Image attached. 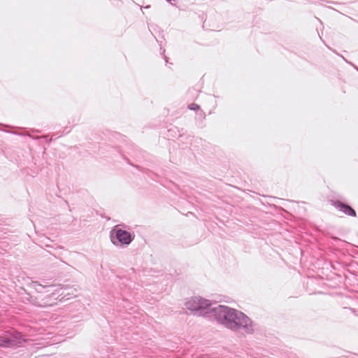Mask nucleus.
<instances>
[{
	"label": "nucleus",
	"mask_w": 358,
	"mask_h": 358,
	"mask_svg": "<svg viewBox=\"0 0 358 358\" xmlns=\"http://www.w3.org/2000/svg\"><path fill=\"white\" fill-rule=\"evenodd\" d=\"M200 106L196 103H191L188 106V108L192 110H196L199 109Z\"/></svg>",
	"instance_id": "1a4fd4ad"
},
{
	"label": "nucleus",
	"mask_w": 358,
	"mask_h": 358,
	"mask_svg": "<svg viewBox=\"0 0 358 358\" xmlns=\"http://www.w3.org/2000/svg\"><path fill=\"white\" fill-rule=\"evenodd\" d=\"M110 241L114 245H128L134 238L131 233L115 227L110 231Z\"/></svg>",
	"instance_id": "39448f33"
},
{
	"label": "nucleus",
	"mask_w": 358,
	"mask_h": 358,
	"mask_svg": "<svg viewBox=\"0 0 358 358\" xmlns=\"http://www.w3.org/2000/svg\"><path fill=\"white\" fill-rule=\"evenodd\" d=\"M234 333L242 332L245 334H253L255 331V324L252 320L243 312L234 308L228 329Z\"/></svg>",
	"instance_id": "f257e3e1"
},
{
	"label": "nucleus",
	"mask_w": 358,
	"mask_h": 358,
	"mask_svg": "<svg viewBox=\"0 0 358 358\" xmlns=\"http://www.w3.org/2000/svg\"><path fill=\"white\" fill-rule=\"evenodd\" d=\"M32 286L38 292H41L42 289H43V288L49 289L50 287H55V285H43L36 281L32 282Z\"/></svg>",
	"instance_id": "6e6552de"
},
{
	"label": "nucleus",
	"mask_w": 358,
	"mask_h": 358,
	"mask_svg": "<svg viewBox=\"0 0 358 358\" xmlns=\"http://www.w3.org/2000/svg\"><path fill=\"white\" fill-rule=\"evenodd\" d=\"M185 305L186 308L194 315L209 318L213 305H216V303L201 296H194L188 299Z\"/></svg>",
	"instance_id": "f03ea898"
},
{
	"label": "nucleus",
	"mask_w": 358,
	"mask_h": 358,
	"mask_svg": "<svg viewBox=\"0 0 358 358\" xmlns=\"http://www.w3.org/2000/svg\"><path fill=\"white\" fill-rule=\"evenodd\" d=\"M343 59L348 64H351L357 71H358V67L355 66L353 64H352L351 62L347 61L343 57Z\"/></svg>",
	"instance_id": "9d476101"
},
{
	"label": "nucleus",
	"mask_w": 358,
	"mask_h": 358,
	"mask_svg": "<svg viewBox=\"0 0 358 358\" xmlns=\"http://www.w3.org/2000/svg\"><path fill=\"white\" fill-rule=\"evenodd\" d=\"M31 131H32L33 132H34V131H36V132H37V133H39V132H40V131H38V130H34V129H32Z\"/></svg>",
	"instance_id": "9b49d317"
},
{
	"label": "nucleus",
	"mask_w": 358,
	"mask_h": 358,
	"mask_svg": "<svg viewBox=\"0 0 358 358\" xmlns=\"http://www.w3.org/2000/svg\"><path fill=\"white\" fill-rule=\"evenodd\" d=\"M2 125H3V127H10V126H9V125H6V124H2Z\"/></svg>",
	"instance_id": "f8f14e48"
},
{
	"label": "nucleus",
	"mask_w": 358,
	"mask_h": 358,
	"mask_svg": "<svg viewBox=\"0 0 358 358\" xmlns=\"http://www.w3.org/2000/svg\"><path fill=\"white\" fill-rule=\"evenodd\" d=\"M25 341L26 339L22 334L13 329L5 331L0 335V348H16Z\"/></svg>",
	"instance_id": "20e7f679"
},
{
	"label": "nucleus",
	"mask_w": 358,
	"mask_h": 358,
	"mask_svg": "<svg viewBox=\"0 0 358 358\" xmlns=\"http://www.w3.org/2000/svg\"><path fill=\"white\" fill-rule=\"evenodd\" d=\"M234 308L224 305H215L209 318H213L219 324L227 329L229 327Z\"/></svg>",
	"instance_id": "7ed1b4c3"
},
{
	"label": "nucleus",
	"mask_w": 358,
	"mask_h": 358,
	"mask_svg": "<svg viewBox=\"0 0 358 358\" xmlns=\"http://www.w3.org/2000/svg\"><path fill=\"white\" fill-rule=\"evenodd\" d=\"M333 206L339 211L343 213L344 214L351 216L356 217L357 213L356 211L348 204L345 203L339 200L335 201L333 202Z\"/></svg>",
	"instance_id": "423d86ee"
},
{
	"label": "nucleus",
	"mask_w": 358,
	"mask_h": 358,
	"mask_svg": "<svg viewBox=\"0 0 358 358\" xmlns=\"http://www.w3.org/2000/svg\"><path fill=\"white\" fill-rule=\"evenodd\" d=\"M11 134L18 135V136H27L34 139H39V138H45L47 141L50 142L51 139H48L47 136H33L29 132H17V131H9Z\"/></svg>",
	"instance_id": "0eeeda50"
},
{
	"label": "nucleus",
	"mask_w": 358,
	"mask_h": 358,
	"mask_svg": "<svg viewBox=\"0 0 358 358\" xmlns=\"http://www.w3.org/2000/svg\"><path fill=\"white\" fill-rule=\"evenodd\" d=\"M167 59L168 58L166 56H164V59H165L166 62H167Z\"/></svg>",
	"instance_id": "ddd939ff"
}]
</instances>
